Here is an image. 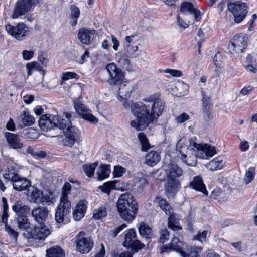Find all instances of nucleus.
<instances>
[{
  "instance_id": "nucleus-33",
  "label": "nucleus",
  "mask_w": 257,
  "mask_h": 257,
  "mask_svg": "<svg viewBox=\"0 0 257 257\" xmlns=\"http://www.w3.org/2000/svg\"><path fill=\"white\" fill-rule=\"evenodd\" d=\"M135 183L139 191H143L145 186L149 183L147 176L142 172L138 173L137 177L135 178Z\"/></svg>"
},
{
  "instance_id": "nucleus-20",
  "label": "nucleus",
  "mask_w": 257,
  "mask_h": 257,
  "mask_svg": "<svg viewBox=\"0 0 257 257\" xmlns=\"http://www.w3.org/2000/svg\"><path fill=\"white\" fill-rule=\"evenodd\" d=\"M180 12L181 13H189L193 15L194 20L196 22H199L201 19V14L200 11L194 7L193 4L190 2H183L180 5Z\"/></svg>"
},
{
  "instance_id": "nucleus-32",
  "label": "nucleus",
  "mask_w": 257,
  "mask_h": 257,
  "mask_svg": "<svg viewBox=\"0 0 257 257\" xmlns=\"http://www.w3.org/2000/svg\"><path fill=\"white\" fill-rule=\"evenodd\" d=\"M110 172V165L101 164L99 167V170L97 172V180L102 181L107 179L109 177Z\"/></svg>"
},
{
  "instance_id": "nucleus-47",
  "label": "nucleus",
  "mask_w": 257,
  "mask_h": 257,
  "mask_svg": "<svg viewBox=\"0 0 257 257\" xmlns=\"http://www.w3.org/2000/svg\"><path fill=\"white\" fill-rule=\"evenodd\" d=\"M42 195H43V192L37 187H36L31 192L30 195L31 200L34 203L39 204Z\"/></svg>"
},
{
  "instance_id": "nucleus-57",
  "label": "nucleus",
  "mask_w": 257,
  "mask_h": 257,
  "mask_svg": "<svg viewBox=\"0 0 257 257\" xmlns=\"http://www.w3.org/2000/svg\"><path fill=\"white\" fill-rule=\"evenodd\" d=\"M127 227L125 223H122L118 226L115 227L112 230H111V234L114 237H115L124 228Z\"/></svg>"
},
{
  "instance_id": "nucleus-25",
  "label": "nucleus",
  "mask_w": 257,
  "mask_h": 257,
  "mask_svg": "<svg viewBox=\"0 0 257 257\" xmlns=\"http://www.w3.org/2000/svg\"><path fill=\"white\" fill-rule=\"evenodd\" d=\"M5 136L8 143L12 148L18 149L23 147V144L20 142V137L18 134L6 132L5 133Z\"/></svg>"
},
{
  "instance_id": "nucleus-48",
  "label": "nucleus",
  "mask_w": 257,
  "mask_h": 257,
  "mask_svg": "<svg viewBox=\"0 0 257 257\" xmlns=\"http://www.w3.org/2000/svg\"><path fill=\"white\" fill-rule=\"evenodd\" d=\"M202 151L205 153L206 156L208 157H212L217 153L216 148L214 146L207 144H204Z\"/></svg>"
},
{
  "instance_id": "nucleus-9",
  "label": "nucleus",
  "mask_w": 257,
  "mask_h": 257,
  "mask_svg": "<svg viewBox=\"0 0 257 257\" xmlns=\"http://www.w3.org/2000/svg\"><path fill=\"white\" fill-rule=\"evenodd\" d=\"M85 235L84 231H81L75 237L76 249L83 254L90 252L94 246V241L92 237H86L85 236Z\"/></svg>"
},
{
  "instance_id": "nucleus-62",
  "label": "nucleus",
  "mask_w": 257,
  "mask_h": 257,
  "mask_svg": "<svg viewBox=\"0 0 257 257\" xmlns=\"http://www.w3.org/2000/svg\"><path fill=\"white\" fill-rule=\"evenodd\" d=\"M187 227L188 229L190 231H193L194 230L193 227V220L192 217V213L190 212L186 218Z\"/></svg>"
},
{
  "instance_id": "nucleus-21",
  "label": "nucleus",
  "mask_w": 257,
  "mask_h": 257,
  "mask_svg": "<svg viewBox=\"0 0 257 257\" xmlns=\"http://www.w3.org/2000/svg\"><path fill=\"white\" fill-rule=\"evenodd\" d=\"M202 108L204 114V119L208 121L213 119V116L212 112V104L210 103L211 97L207 96L203 90H201Z\"/></svg>"
},
{
  "instance_id": "nucleus-38",
  "label": "nucleus",
  "mask_w": 257,
  "mask_h": 257,
  "mask_svg": "<svg viewBox=\"0 0 257 257\" xmlns=\"http://www.w3.org/2000/svg\"><path fill=\"white\" fill-rule=\"evenodd\" d=\"M118 62L122 69L128 72H133L134 71L133 64L131 62L127 56H121L119 58Z\"/></svg>"
},
{
  "instance_id": "nucleus-59",
  "label": "nucleus",
  "mask_w": 257,
  "mask_h": 257,
  "mask_svg": "<svg viewBox=\"0 0 257 257\" xmlns=\"http://www.w3.org/2000/svg\"><path fill=\"white\" fill-rule=\"evenodd\" d=\"M189 118V115L187 113L184 112L176 117L175 121L178 123H182L188 120Z\"/></svg>"
},
{
  "instance_id": "nucleus-1",
  "label": "nucleus",
  "mask_w": 257,
  "mask_h": 257,
  "mask_svg": "<svg viewBox=\"0 0 257 257\" xmlns=\"http://www.w3.org/2000/svg\"><path fill=\"white\" fill-rule=\"evenodd\" d=\"M48 213L49 211L46 207H38L32 210V215L40 226L35 225L28 227L27 230V237L28 239L42 240L50 234L49 229L45 225Z\"/></svg>"
},
{
  "instance_id": "nucleus-60",
  "label": "nucleus",
  "mask_w": 257,
  "mask_h": 257,
  "mask_svg": "<svg viewBox=\"0 0 257 257\" xmlns=\"http://www.w3.org/2000/svg\"><path fill=\"white\" fill-rule=\"evenodd\" d=\"M255 174V168L249 167L248 171L246 172L245 176L248 179V182H251L254 179Z\"/></svg>"
},
{
  "instance_id": "nucleus-45",
  "label": "nucleus",
  "mask_w": 257,
  "mask_h": 257,
  "mask_svg": "<svg viewBox=\"0 0 257 257\" xmlns=\"http://www.w3.org/2000/svg\"><path fill=\"white\" fill-rule=\"evenodd\" d=\"M72 189L71 185L68 182H65L62 188V194L60 200L63 201L70 202L68 199V195L70 194Z\"/></svg>"
},
{
  "instance_id": "nucleus-8",
  "label": "nucleus",
  "mask_w": 257,
  "mask_h": 257,
  "mask_svg": "<svg viewBox=\"0 0 257 257\" xmlns=\"http://www.w3.org/2000/svg\"><path fill=\"white\" fill-rule=\"evenodd\" d=\"M145 101L150 105L151 117L153 121L157 119L163 112L165 108V102L161 98L159 93L151 95L144 99Z\"/></svg>"
},
{
  "instance_id": "nucleus-28",
  "label": "nucleus",
  "mask_w": 257,
  "mask_h": 257,
  "mask_svg": "<svg viewBox=\"0 0 257 257\" xmlns=\"http://www.w3.org/2000/svg\"><path fill=\"white\" fill-rule=\"evenodd\" d=\"M20 175L18 168L11 165L8 166L5 169L3 177L6 182H11L12 183Z\"/></svg>"
},
{
  "instance_id": "nucleus-15",
  "label": "nucleus",
  "mask_w": 257,
  "mask_h": 257,
  "mask_svg": "<svg viewBox=\"0 0 257 257\" xmlns=\"http://www.w3.org/2000/svg\"><path fill=\"white\" fill-rule=\"evenodd\" d=\"M64 138L62 140L64 146L72 147L75 142H79L81 132L75 126L72 125L63 132Z\"/></svg>"
},
{
  "instance_id": "nucleus-41",
  "label": "nucleus",
  "mask_w": 257,
  "mask_h": 257,
  "mask_svg": "<svg viewBox=\"0 0 257 257\" xmlns=\"http://www.w3.org/2000/svg\"><path fill=\"white\" fill-rule=\"evenodd\" d=\"M117 182L116 180L106 182L98 187V188L104 193L109 195L111 190L115 189V184Z\"/></svg>"
},
{
  "instance_id": "nucleus-23",
  "label": "nucleus",
  "mask_w": 257,
  "mask_h": 257,
  "mask_svg": "<svg viewBox=\"0 0 257 257\" xmlns=\"http://www.w3.org/2000/svg\"><path fill=\"white\" fill-rule=\"evenodd\" d=\"M14 190L22 192L26 191L31 186V181L25 177L20 175L12 183Z\"/></svg>"
},
{
  "instance_id": "nucleus-58",
  "label": "nucleus",
  "mask_w": 257,
  "mask_h": 257,
  "mask_svg": "<svg viewBox=\"0 0 257 257\" xmlns=\"http://www.w3.org/2000/svg\"><path fill=\"white\" fill-rule=\"evenodd\" d=\"M27 138L31 140H35L38 138V133L35 129L30 128L27 134Z\"/></svg>"
},
{
  "instance_id": "nucleus-37",
  "label": "nucleus",
  "mask_w": 257,
  "mask_h": 257,
  "mask_svg": "<svg viewBox=\"0 0 257 257\" xmlns=\"http://www.w3.org/2000/svg\"><path fill=\"white\" fill-rule=\"evenodd\" d=\"M46 256L47 257H64L65 253L60 246H55L47 249Z\"/></svg>"
},
{
  "instance_id": "nucleus-55",
  "label": "nucleus",
  "mask_w": 257,
  "mask_h": 257,
  "mask_svg": "<svg viewBox=\"0 0 257 257\" xmlns=\"http://www.w3.org/2000/svg\"><path fill=\"white\" fill-rule=\"evenodd\" d=\"M6 231L8 233L9 235L13 239H17L19 235L18 232L13 229L10 226L5 225Z\"/></svg>"
},
{
  "instance_id": "nucleus-19",
  "label": "nucleus",
  "mask_w": 257,
  "mask_h": 257,
  "mask_svg": "<svg viewBox=\"0 0 257 257\" xmlns=\"http://www.w3.org/2000/svg\"><path fill=\"white\" fill-rule=\"evenodd\" d=\"M181 188V182L179 179L166 178L164 189L167 196H175Z\"/></svg>"
},
{
  "instance_id": "nucleus-63",
  "label": "nucleus",
  "mask_w": 257,
  "mask_h": 257,
  "mask_svg": "<svg viewBox=\"0 0 257 257\" xmlns=\"http://www.w3.org/2000/svg\"><path fill=\"white\" fill-rule=\"evenodd\" d=\"M34 53L32 50H24L22 52V55L24 59L26 60H30L34 56Z\"/></svg>"
},
{
  "instance_id": "nucleus-40",
  "label": "nucleus",
  "mask_w": 257,
  "mask_h": 257,
  "mask_svg": "<svg viewBox=\"0 0 257 257\" xmlns=\"http://www.w3.org/2000/svg\"><path fill=\"white\" fill-rule=\"evenodd\" d=\"M22 116L21 122L23 126H31L34 123L35 119L34 116L30 114L28 110H24L22 112Z\"/></svg>"
},
{
  "instance_id": "nucleus-13",
  "label": "nucleus",
  "mask_w": 257,
  "mask_h": 257,
  "mask_svg": "<svg viewBox=\"0 0 257 257\" xmlns=\"http://www.w3.org/2000/svg\"><path fill=\"white\" fill-rule=\"evenodd\" d=\"M248 38L246 35L242 33L235 35L231 39L229 49L232 53L239 54L243 53L247 48Z\"/></svg>"
},
{
  "instance_id": "nucleus-46",
  "label": "nucleus",
  "mask_w": 257,
  "mask_h": 257,
  "mask_svg": "<svg viewBox=\"0 0 257 257\" xmlns=\"http://www.w3.org/2000/svg\"><path fill=\"white\" fill-rule=\"evenodd\" d=\"M158 242L164 244L170 239V232L166 227L161 228L159 231Z\"/></svg>"
},
{
  "instance_id": "nucleus-5",
  "label": "nucleus",
  "mask_w": 257,
  "mask_h": 257,
  "mask_svg": "<svg viewBox=\"0 0 257 257\" xmlns=\"http://www.w3.org/2000/svg\"><path fill=\"white\" fill-rule=\"evenodd\" d=\"M105 69L109 75L107 82L110 86L119 87L118 94H123L125 93L123 91L122 85L125 82V72L121 68L117 67L114 62L107 64Z\"/></svg>"
},
{
  "instance_id": "nucleus-27",
  "label": "nucleus",
  "mask_w": 257,
  "mask_h": 257,
  "mask_svg": "<svg viewBox=\"0 0 257 257\" xmlns=\"http://www.w3.org/2000/svg\"><path fill=\"white\" fill-rule=\"evenodd\" d=\"M166 174V178L179 179V178L183 175V170L177 164L170 163Z\"/></svg>"
},
{
  "instance_id": "nucleus-35",
  "label": "nucleus",
  "mask_w": 257,
  "mask_h": 257,
  "mask_svg": "<svg viewBox=\"0 0 257 257\" xmlns=\"http://www.w3.org/2000/svg\"><path fill=\"white\" fill-rule=\"evenodd\" d=\"M154 202L158 204L160 208L166 214L168 215L170 213V211L172 209V207L165 199L160 196H157L155 198Z\"/></svg>"
},
{
  "instance_id": "nucleus-44",
  "label": "nucleus",
  "mask_w": 257,
  "mask_h": 257,
  "mask_svg": "<svg viewBox=\"0 0 257 257\" xmlns=\"http://www.w3.org/2000/svg\"><path fill=\"white\" fill-rule=\"evenodd\" d=\"M97 165L96 162L90 164H84L82 166V169L85 174L89 178L93 177L96 167Z\"/></svg>"
},
{
  "instance_id": "nucleus-11",
  "label": "nucleus",
  "mask_w": 257,
  "mask_h": 257,
  "mask_svg": "<svg viewBox=\"0 0 257 257\" xmlns=\"http://www.w3.org/2000/svg\"><path fill=\"white\" fill-rule=\"evenodd\" d=\"M81 99L82 98L78 97L73 100L74 108L76 113L83 119L96 124L98 122V119L90 112L91 110L83 103Z\"/></svg>"
},
{
  "instance_id": "nucleus-51",
  "label": "nucleus",
  "mask_w": 257,
  "mask_h": 257,
  "mask_svg": "<svg viewBox=\"0 0 257 257\" xmlns=\"http://www.w3.org/2000/svg\"><path fill=\"white\" fill-rule=\"evenodd\" d=\"M79 75L74 72H66L63 73L62 80L63 81L68 80L70 79H78Z\"/></svg>"
},
{
  "instance_id": "nucleus-2",
  "label": "nucleus",
  "mask_w": 257,
  "mask_h": 257,
  "mask_svg": "<svg viewBox=\"0 0 257 257\" xmlns=\"http://www.w3.org/2000/svg\"><path fill=\"white\" fill-rule=\"evenodd\" d=\"M116 207L120 218L127 223H132L138 213L139 204L135 197L130 193L120 195Z\"/></svg>"
},
{
  "instance_id": "nucleus-34",
  "label": "nucleus",
  "mask_w": 257,
  "mask_h": 257,
  "mask_svg": "<svg viewBox=\"0 0 257 257\" xmlns=\"http://www.w3.org/2000/svg\"><path fill=\"white\" fill-rule=\"evenodd\" d=\"M246 64L244 65L245 69L250 73L257 72V62L250 54H248L246 58Z\"/></svg>"
},
{
  "instance_id": "nucleus-52",
  "label": "nucleus",
  "mask_w": 257,
  "mask_h": 257,
  "mask_svg": "<svg viewBox=\"0 0 257 257\" xmlns=\"http://www.w3.org/2000/svg\"><path fill=\"white\" fill-rule=\"evenodd\" d=\"M213 62L217 68H220L222 67L223 57L219 52L215 54L213 58Z\"/></svg>"
},
{
  "instance_id": "nucleus-31",
  "label": "nucleus",
  "mask_w": 257,
  "mask_h": 257,
  "mask_svg": "<svg viewBox=\"0 0 257 257\" xmlns=\"http://www.w3.org/2000/svg\"><path fill=\"white\" fill-rule=\"evenodd\" d=\"M160 153L156 151H151L145 157V162L150 166H154L160 160Z\"/></svg>"
},
{
  "instance_id": "nucleus-49",
  "label": "nucleus",
  "mask_w": 257,
  "mask_h": 257,
  "mask_svg": "<svg viewBox=\"0 0 257 257\" xmlns=\"http://www.w3.org/2000/svg\"><path fill=\"white\" fill-rule=\"evenodd\" d=\"M208 231L204 230L201 231L199 230L197 233L193 236V240H197L201 243H203L206 240L207 237Z\"/></svg>"
},
{
  "instance_id": "nucleus-54",
  "label": "nucleus",
  "mask_w": 257,
  "mask_h": 257,
  "mask_svg": "<svg viewBox=\"0 0 257 257\" xmlns=\"http://www.w3.org/2000/svg\"><path fill=\"white\" fill-rule=\"evenodd\" d=\"M31 67L34 70L37 71L42 75L44 76L46 73L45 70L42 68L41 65L36 61H32L30 62Z\"/></svg>"
},
{
  "instance_id": "nucleus-17",
  "label": "nucleus",
  "mask_w": 257,
  "mask_h": 257,
  "mask_svg": "<svg viewBox=\"0 0 257 257\" xmlns=\"http://www.w3.org/2000/svg\"><path fill=\"white\" fill-rule=\"evenodd\" d=\"M71 114L68 112H64L62 116L58 115H53V120L56 123L55 128H58L63 131L72 125L71 122Z\"/></svg>"
},
{
  "instance_id": "nucleus-24",
  "label": "nucleus",
  "mask_w": 257,
  "mask_h": 257,
  "mask_svg": "<svg viewBox=\"0 0 257 257\" xmlns=\"http://www.w3.org/2000/svg\"><path fill=\"white\" fill-rule=\"evenodd\" d=\"M189 187L196 191L203 193L206 196L208 195V192L206 189V185L200 175L193 177L192 181L189 183Z\"/></svg>"
},
{
  "instance_id": "nucleus-36",
  "label": "nucleus",
  "mask_w": 257,
  "mask_h": 257,
  "mask_svg": "<svg viewBox=\"0 0 257 257\" xmlns=\"http://www.w3.org/2000/svg\"><path fill=\"white\" fill-rule=\"evenodd\" d=\"M138 138L141 145V150L142 151L147 152L151 148L149 141L146 135L144 132L139 133L138 134Z\"/></svg>"
},
{
  "instance_id": "nucleus-14",
  "label": "nucleus",
  "mask_w": 257,
  "mask_h": 257,
  "mask_svg": "<svg viewBox=\"0 0 257 257\" xmlns=\"http://www.w3.org/2000/svg\"><path fill=\"white\" fill-rule=\"evenodd\" d=\"M8 33L17 40H22L29 34V28L27 25L22 22L16 25L7 24L5 26Z\"/></svg>"
},
{
  "instance_id": "nucleus-29",
  "label": "nucleus",
  "mask_w": 257,
  "mask_h": 257,
  "mask_svg": "<svg viewBox=\"0 0 257 257\" xmlns=\"http://www.w3.org/2000/svg\"><path fill=\"white\" fill-rule=\"evenodd\" d=\"M224 157L223 156H219L213 158L208 164V168L212 171L222 169L225 165Z\"/></svg>"
},
{
  "instance_id": "nucleus-61",
  "label": "nucleus",
  "mask_w": 257,
  "mask_h": 257,
  "mask_svg": "<svg viewBox=\"0 0 257 257\" xmlns=\"http://www.w3.org/2000/svg\"><path fill=\"white\" fill-rule=\"evenodd\" d=\"M164 72L165 73H169L172 76L176 77H181L183 75L181 71L176 69H166L164 70Z\"/></svg>"
},
{
  "instance_id": "nucleus-7",
  "label": "nucleus",
  "mask_w": 257,
  "mask_h": 257,
  "mask_svg": "<svg viewBox=\"0 0 257 257\" xmlns=\"http://www.w3.org/2000/svg\"><path fill=\"white\" fill-rule=\"evenodd\" d=\"M247 0H239L227 4V9L234 17V21L238 24L243 21L246 17L249 10Z\"/></svg>"
},
{
  "instance_id": "nucleus-64",
  "label": "nucleus",
  "mask_w": 257,
  "mask_h": 257,
  "mask_svg": "<svg viewBox=\"0 0 257 257\" xmlns=\"http://www.w3.org/2000/svg\"><path fill=\"white\" fill-rule=\"evenodd\" d=\"M85 213L75 210L73 212V218L76 221L80 220L85 215Z\"/></svg>"
},
{
  "instance_id": "nucleus-10",
  "label": "nucleus",
  "mask_w": 257,
  "mask_h": 257,
  "mask_svg": "<svg viewBox=\"0 0 257 257\" xmlns=\"http://www.w3.org/2000/svg\"><path fill=\"white\" fill-rule=\"evenodd\" d=\"M39 0H17L14 7L12 17L17 19L33 10Z\"/></svg>"
},
{
  "instance_id": "nucleus-30",
  "label": "nucleus",
  "mask_w": 257,
  "mask_h": 257,
  "mask_svg": "<svg viewBox=\"0 0 257 257\" xmlns=\"http://www.w3.org/2000/svg\"><path fill=\"white\" fill-rule=\"evenodd\" d=\"M139 233L143 238L151 239L154 236V232L151 227L146 223L142 222L138 227Z\"/></svg>"
},
{
  "instance_id": "nucleus-16",
  "label": "nucleus",
  "mask_w": 257,
  "mask_h": 257,
  "mask_svg": "<svg viewBox=\"0 0 257 257\" xmlns=\"http://www.w3.org/2000/svg\"><path fill=\"white\" fill-rule=\"evenodd\" d=\"M71 209V202H66L60 200V203L57 207L55 214L56 222L61 223L67 219L70 213Z\"/></svg>"
},
{
  "instance_id": "nucleus-12",
  "label": "nucleus",
  "mask_w": 257,
  "mask_h": 257,
  "mask_svg": "<svg viewBox=\"0 0 257 257\" xmlns=\"http://www.w3.org/2000/svg\"><path fill=\"white\" fill-rule=\"evenodd\" d=\"M188 245L187 244L181 241L179 238L174 236L169 243L163 244L161 247L160 250L162 253L176 251L182 256L186 255L185 250Z\"/></svg>"
},
{
  "instance_id": "nucleus-22",
  "label": "nucleus",
  "mask_w": 257,
  "mask_h": 257,
  "mask_svg": "<svg viewBox=\"0 0 257 257\" xmlns=\"http://www.w3.org/2000/svg\"><path fill=\"white\" fill-rule=\"evenodd\" d=\"M50 114H43L38 120V125L41 130L48 132L52 129H54L56 126L55 121L53 120V115L51 118Z\"/></svg>"
},
{
  "instance_id": "nucleus-18",
  "label": "nucleus",
  "mask_w": 257,
  "mask_h": 257,
  "mask_svg": "<svg viewBox=\"0 0 257 257\" xmlns=\"http://www.w3.org/2000/svg\"><path fill=\"white\" fill-rule=\"evenodd\" d=\"M97 35L96 31L81 28L78 30V38L82 44L90 45Z\"/></svg>"
},
{
  "instance_id": "nucleus-42",
  "label": "nucleus",
  "mask_w": 257,
  "mask_h": 257,
  "mask_svg": "<svg viewBox=\"0 0 257 257\" xmlns=\"http://www.w3.org/2000/svg\"><path fill=\"white\" fill-rule=\"evenodd\" d=\"M202 247L197 246H189L188 245L186 248V255L182 256V257H200V252L201 251Z\"/></svg>"
},
{
  "instance_id": "nucleus-4",
  "label": "nucleus",
  "mask_w": 257,
  "mask_h": 257,
  "mask_svg": "<svg viewBox=\"0 0 257 257\" xmlns=\"http://www.w3.org/2000/svg\"><path fill=\"white\" fill-rule=\"evenodd\" d=\"M122 246L130 251H124L119 253H114L113 257H133V255L145 249V244L137 239L136 230L134 228L127 229L125 232Z\"/></svg>"
},
{
  "instance_id": "nucleus-26",
  "label": "nucleus",
  "mask_w": 257,
  "mask_h": 257,
  "mask_svg": "<svg viewBox=\"0 0 257 257\" xmlns=\"http://www.w3.org/2000/svg\"><path fill=\"white\" fill-rule=\"evenodd\" d=\"M167 221V226L172 231H179L182 230V227L180 225V218L177 214L170 213Z\"/></svg>"
},
{
  "instance_id": "nucleus-56",
  "label": "nucleus",
  "mask_w": 257,
  "mask_h": 257,
  "mask_svg": "<svg viewBox=\"0 0 257 257\" xmlns=\"http://www.w3.org/2000/svg\"><path fill=\"white\" fill-rule=\"evenodd\" d=\"M53 202V198L51 197L49 195L46 194L42 195L41 196V198L39 204H41L42 205H44L46 203H48V204H51Z\"/></svg>"
},
{
  "instance_id": "nucleus-39",
  "label": "nucleus",
  "mask_w": 257,
  "mask_h": 257,
  "mask_svg": "<svg viewBox=\"0 0 257 257\" xmlns=\"http://www.w3.org/2000/svg\"><path fill=\"white\" fill-rule=\"evenodd\" d=\"M80 16V11L79 8L75 5L70 6V18L71 19L70 24L71 26L75 27L77 24V19Z\"/></svg>"
},
{
  "instance_id": "nucleus-6",
  "label": "nucleus",
  "mask_w": 257,
  "mask_h": 257,
  "mask_svg": "<svg viewBox=\"0 0 257 257\" xmlns=\"http://www.w3.org/2000/svg\"><path fill=\"white\" fill-rule=\"evenodd\" d=\"M12 210L15 213L18 226L21 230H25L27 235V230L31 224L28 219L30 213V207L25 205L21 200H17L12 206Z\"/></svg>"
},
{
  "instance_id": "nucleus-43",
  "label": "nucleus",
  "mask_w": 257,
  "mask_h": 257,
  "mask_svg": "<svg viewBox=\"0 0 257 257\" xmlns=\"http://www.w3.org/2000/svg\"><path fill=\"white\" fill-rule=\"evenodd\" d=\"M107 215L106 208L104 206H101L98 208L95 209L93 211V218L95 220H100Z\"/></svg>"
},
{
  "instance_id": "nucleus-53",
  "label": "nucleus",
  "mask_w": 257,
  "mask_h": 257,
  "mask_svg": "<svg viewBox=\"0 0 257 257\" xmlns=\"http://www.w3.org/2000/svg\"><path fill=\"white\" fill-rule=\"evenodd\" d=\"M85 200H80L76 205L75 209L74 210L76 211L82 212L84 213H86L87 206Z\"/></svg>"
},
{
  "instance_id": "nucleus-3",
  "label": "nucleus",
  "mask_w": 257,
  "mask_h": 257,
  "mask_svg": "<svg viewBox=\"0 0 257 257\" xmlns=\"http://www.w3.org/2000/svg\"><path fill=\"white\" fill-rule=\"evenodd\" d=\"M131 107L136 119L131 121L130 124L137 131L146 129L153 122L151 117L150 105L139 102L132 103Z\"/></svg>"
},
{
  "instance_id": "nucleus-50",
  "label": "nucleus",
  "mask_w": 257,
  "mask_h": 257,
  "mask_svg": "<svg viewBox=\"0 0 257 257\" xmlns=\"http://www.w3.org/2000/svg\"><path fill=\"white\" fill-rule=\"evenodd\" d=\"M126 171V169L120 165L115 166L113 171V177H121L125 173Z\"/></svg>"
}]
</instances>
